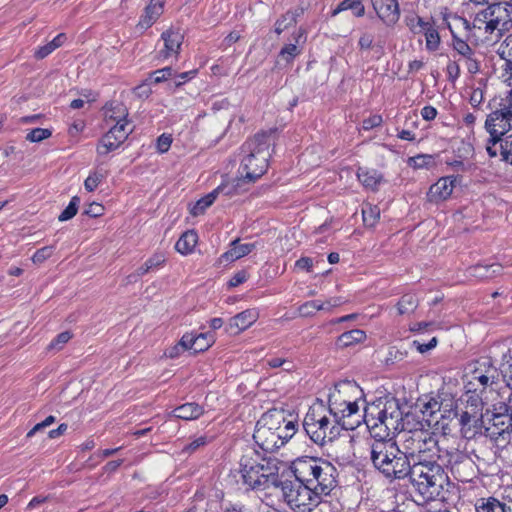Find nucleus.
Listing matches in <instances>:
<instances>
[{
	"instance_id": "47",
	"label": "nucleus",
	"mask_w": 512,
	"mask_h": 512,
	"mask_svg": "<svg viewBox=\"0 0 512 512\" xmlns=\"http://www.w3.org/2000/svg\"><path fill=\"white\" fill-rule=\"evenodd\" d=\"M500 371L507 386L512 390V346L503 355Z\"/></svg>"
},
{
	"instance_id": "39",
	"label": "nucleus",
	"mask_w": 512,
	"mask_h": 512,
	"mask_svg": "<svg viewBox=\"0 0 512 512\" xmlns=\"http://www.w3.org/2000/svg\"><path fill=\"white\" fill-rule=\"evenodd\" d=\"M366 333L361 329H353L342 333L338 339L337 344L341 347H348L364 341Z\"/></svg>"
},
{
	"instance_id": "8",
	"label": "nucleus",
	"mask_w": 512,
	"mask_h": 512,
	"mask_svg": "<svg viewBox=\"0 0 512 512\" xmlns=\"http://www.w3.org/2000/svg\"><path fill=\"white\" fill-rule=\"evenodd\" d=\"M512 26V4L505 2L492 3L486 8L476 12L473 19V28L483 30L486 35H492L495 31L500 36Z\"/></svg>"
},
{
	"instance_id": "23",
	"label": "nucleus",
	"mask_w": 512,
	"mask_h": 512,
	"mask_svg": "<svg viewBox=\"0 0 512 512\" xmlns=\"http://www.w3.org/2000/svg\"><path fill=\"white\" fill-rule=\"evenodd\" d=\"M223 193L225 195H231L234 193V186L223 184L218 186L215 190H213L211 193L206 195L205 197L198 200L195 205L193 206L191 213L194 216L201 215L205 212V210L210 207L213 202L215 201L216 197Z\"/></svg>"
},
{
	"instance_id": "28",
	"label": "nucleus",
	"mask_w": 512,
	"mask_h": 512,
	"mask_svg": "<svg viewBox=\"0 0 512 512\" xmlns=\"http://www.w3.org/2000/svg\"><path fill=\"white\" fill-rule=\"evenodd\" d=\"M468 274L476 279H490L499 275L502 271V266L498 263L492 264H476L468 268Z\"/></svg>"
},
{
	"instance_id": "3",
	"label": "nucleus",
	"mask_w": 512,
	"mask_h": 512,
	"mask_svg": "<svg viewBox=\"0 0 512 512\" xmlns=\"http://www.w3.org/2000/svg\"><path fill=\"white\" fill-rule=\"evenodd\" d=\"M420 500L426 502L438 498L448 482V476L439 461L412 462L407 474Z\"/></svg>"
},
{
	"instance_id": "50",
	"label": "nucleus",
	"mask_w": 512,
	"mask_h": 512,
	"mask_svg": "<svg viewBox=\"0 0 512 512\" xmlns=\"http://www.w3.org/2000/svg\"><path fill=\"white\" fill-rule=\"evenodd\" d=\"M362 216L364 224L367 227H373L380 217V209L377 206L367 204L362 208Z\"/></svg>"
},
{
	"instance_id": "24",
	"label": "nucleus",
	"mask_w": 512,
	"mask_h": 512,
	"mask_svg": "<svg viewBox=\"0 0 512 512\" xmlns=\"http://www.w3.org/2000/svg\"><path fill=\"white\" fill-rule=\"evenodd\" d=\"M280 415L279 424H276L274 428L280 447H282L289 439L296 433V425L293 420H287L285 412L283 410L272 409Z\"/></svg>"
},
{
	"instance_id": "54",
	"label": "nucleus",
	"mask_w": 512,
	"mask_h": 512,
	"mask_svg": "<svg viewBox=\"0 0 512 512\" xmlns=\"http://www.w3.org/2000/svg\"><path fill=\"white\" fill-rule=\"evenodd\" d=\"M79 203H80V199L78 196L72 197L69 205L59 215L58 220L59 221H67V220H70L71 218H73L78 211Z\"/></svg>"
},
{
	"instance_id": "21",
	"label": "nucleus",
	"mask_w": 512,
	"mask_h": 512,
	"mask_svg": "<svg viewBox=\"0 0 512 512\" xmlns=\"http://www.w3.org/2000/svg\"><path fill=\"white\" fill-rule=\"evenodd\" d=\"M259 466V478L261 480V487L267 488L269 487V484L279 487V482L277 479L279 467L277 461L271 458H265L261 455Z\"/></svg>"
},
{
	"instance_id": "29",
	"label": "nucleus",
	"mask_w": 512,
	"mask_h": 512,
	"mask_svg": "<svg viewBox=\"0 0 512 512\" xmlns=\"http://www.w3.org/2000/svg\"><path fill=\"white\" fill-rule=\"evenodd\" d=\"M255 247V243L241 244L239 239H235L231 242L230 249L222 255V258L226 261H235L251 253Z\"/></svg>"
},
{
	"instance_id": "44",
	"label": "nucleus",
	"mask_w": 512,
	"mask_h": 512,
	"mask_svg": "<svg viewBox=\"0 0 512 512\" xmlns=\"http://www.w3.org/2000/svg\"><path fill=\"white\" fill-rule=\"evenodd\" d=\"M257 158L258 156H255L253 154H248L241 163V169H242V175L244 179L248 180L249 182H254L258 178H260L262 175H255L253 171L257 167Z\"/></svg>"
},
{
	"instance_id": "33",
	"label": "nucleus",
	"mask_w": 512,
	"mask_h": 512,
	"mask_svg": "<svg viewBox=\"0 0 512 512\" xmlns=\"http://www.w3.org/2000/svg\"><path fill=\"white\" fill-rule=\"evenodd\" d=\"M349 400L342 399L340 390L329 395V414L334 417L335 422H341V416L346 411L345 406Z\"/></svg>"
},
{
	"instance_id": "13",
	"label": "nucleus",
	"mask_w": 512,
	"mask_h": 512,
	"mask_svg": "<svg viewBox=\"0 0 512 512\" xmlns=\"http://www.w3.org/2000/svg\"><path fill=\"white\" fill-rule=\"evenodd\" d=\"M495 412L489 418V411L486 412L484 418L487 419L484 434L496 443L497 446L504 447L510 442L512 430L510 429V420L500 406L494 408Z\"/></svg>"
},
{
	"instance_id": "55",
	"label": "nucleus",
	"mask_w": 512,
	"mask_h": 512,
	"mask_svg": "<svg viewBox=\"0 0 512 512\" xmlns=\"http://www.w3.org/2000/svg\"><path fill=\"white\" fill-rule=\"evenodd\" d=\"M52 132L49 129L35 128L26 135V140L30 142H40L51 136Z\"/></svg>"
},
{
	"instance_id": "46",
	"label": "nucleus",
	"mask_w": 512,
	"mask_h": 512,
	"mask_svg": "<svg viewBox=\"0 0 512 512\" xmlns=\"http://www.w3.org/2000/svg\"><path fill=\"white\" fill-rule=\"evenodd\" d=\"M351 9L354 11V15L362 17L365 14V7L361 3V0H343L333 11V15H337L341 11Z\"/></svg>"
},
{
	"instance_id": "25",
	"label": "nucleus",
	"mask_w": 512,
	"mask_h": 512,
	"mask_svg": "<svg viewBox=\"0 0 512 512\" xmlns=\"http://www.w3.org/2000/svg\"><path fill=\"white\" fill-rule=\"evenodd\" d=\"M423 429H418L414 431L403 432L402 435V446L404 453L406 456H409V460L411 463L413 462L415 455L417 453L418 445L422 441Z\"/></svg>"
},
{
	"instance_id": "45",
	"label": "nucleus",
	"mask_w": 512,
	"mask_h": 512,
	"mask_svg": "<svg viewBox=\"0 0 512 512\" xmlns=\"http://www.w3.org/2000/svg\"><path fill=\"white\" fill-rule=\"evenodd\" d=\"M498 54L505 60V77L508 71H512V33L500 45Z\"/></svg>"
},
{
	"instance_id": "56",
	"label": "nucleus",
	"mask_w": 512,
	"mask_h": 512,
	"mask_svg": "<svg viewBox=\"0 0 512 512\" xmlns=\"http://www.w3.org/2000/svg\"><path fill=\"white\" fill-rule=\"evenodd\" d=\"M430 23L427 22V21H424L423 18L419 17V16H415V17H412V18H409L407 19V26L409 27V29L415 33V34H419V33H422L423 30L429 25Z\"/></svg>"
},
{
	"instance_id": "43",
	"label": "nucleus",
	"mask_w": 512,
	"mask_h": 512,
	"mask_svg": "<svg viewBox=\"0 0 512 512\" xmlns=\"http://www.w3.org/2000/svg\"><path fill=\"white\" fill-rule=\"evenodd\" d=\"M476 512H508V503H502L493 497L482 499L476 505Z\"/></svg>"
},
{
	"instance_id": "18",
	"label": "nucleus",
	"mask_w": 512,
	"mask_h": 512,
	"mask_svg": "<svg viewBox=\"0 0 512 512\" xmlns=\"http://www.w3.org/2000/svg\"><path fill=\"white\" fill-rule=\"evenodd\" d=\"M456 178L452 176L442 177L436 183H434L428 193L427 198L432 203H439L447 200L454 188Z\"/></svg>"
},
{
	"instance_id": "63",
	"label": "nucleus",
	"mask_w": 512,
	"mask_h": 512,
	"mask_svg": "<svg viewBox=\"0 0 512 512\" xmlns=\"http://www.w3.org/2000/svg\"><path fill=\"white\" fill-rule=\"evenodd\" d=\"M383 119L381 115H372L367 119H364L362 122V129L365 131H369L375 127H378L382 124Z\"/></svg>"
},
{
	"instance_id": "41",
	"label": "nucleus",
	"mask_w": 512,
	"mask_h": 512,
	"mask_svg": "<svg viewBox=\"0 0 512 512\" xmlns=\"http://www.w3.org/2000/svg\"><path fill=\"white\" fill-rule=\"evenodd\" d=\"M105 117L112 121L125 120L128 110L123 103L113 101L105 106Z\"/></svg>"
},
{
	"instance_id": "61",
	"label": "nucleus",
	"mask_w": 512,
	"mask_h": 512,
	"mask_svg": "<svg viewBox=\"0 0 512 512\" xmlns=\"http://www.w3.org/2000/svg\"><path fill=\"white\" fill-rule=\"evenodd\" d=\"M437 342H438V340L436 337H433L428 343H422L419 340H414L412 342V346L415 347V349L419 353L423 354V353H426L429 350L433 349L437 345Z\"/></svg>"
},
{
	"instance_id": "27",
	"label": "nucleus",
	"mask_w": 512,
	"mask_h": 512,
	"mask_svg": "<svg viewBox=\"0 0 512 512\" xmlns=\"http://www.w3.org/2000/svg\"><path fill=\"white\" fill-rule=\"evenodd\" d=\"M166 0H150L149 5L145 8L139 25L142 28H149L163 13V7Z\"/></svg>"
},
{
	"instance_id": "20",
	"label": "nucleus",
	"mask_w": 512,
	"mask_h": 512,
	"mask_svg": "<svg viewBox=\"0 0 512 512\" xmlns=\"http://www.w3.org/2000/svg\"><path fill=\"white\" fill-rule=\"evenodd\" d=\"M259 318L258 310L252 308L244 310L229 320L227 331L238 334L254 324Z\"/></svg>"
},
{
	"instance_id": "11",
	"label": "nucleus",
	"mask_w": 512,
	"mask_h": 512,
	"mask_svg": "<svg viewBox=\"0 0 512 512\" xmlns=\"http://www.w3.org/2000/svg\"><path fill=\"white\" fill-rule=\"evenodd\" d=\"M469 380L467 383L468 392H483L498 382V369L492 364L489 358H481L471 365Z\"/></svg>"
},
{
	"instance_id": "26",
	"label": "nucleus",
	"mask_w": 512,
	"mask_h": 512,
	"mask_svg": "<svg viewBox=\"0 0 512 512\" xmlns=\"http://www.w3.org/2000/svg\"><path fill=\"white\" fill-rule=\"evenodd\" d=\"M345 412L341 416V427L343 430H353L359 424L361 420V414L359 412V406L357 401L349 400L345 406Z\"/></svg>"
},
{
	"instance_id": "7",
	"label": "nucleus",
	"mask_w": 512,
	"mask_h": 512,
	"mask_svg": "<svg viewBox=\"0 0 512 512\" xmlns=\"http://www.w3.org/2000/svg\"><path fill=\"white\" fill-rule=\"evenodd\" d=\"M282 498L294 512H311L321 503L317 492L299 478L279 481Z\"/></svg>"
},
{
	"instance_id": "15",
	"label": "nucleus",
	"mask_w": 512,
	"mask_h": 512,
	"mask_svg": "<svg viewBox=\"0 0 512 512\" xmlns=\"http://www.w3.org/2000/svg\"><path fill=\"white\" fill-rule=\"evenodd\" d=\"M422 441L418 445L413 462L442 461L444 451L438 445V440L433 433L424 430Z\"/></svg>"
},
{
	"instance_id": "31",
	"label": "nucleus",
	"mask_w": 512,
	"mask_h": 512,
	"mask_svg": "<svg viewBox=\"0 0 512 512\" xmlns=\"http://www.w3.org/2000/svg\"><path fill=\"white\" fill-rule=\"evenodd\" d=\"M295 43L285 45L279 52V58L284 60L286 63H291L294 58L300 54L301 50L299 45L303 44L306 40L304 31L302 29L294 36Z\"/></svg>"
},
{
	"instance_id": "6",
	"label": "nucleus",
	"mask_w": 512,
	"mask_h": 512,
	"mask_svg": "<svg viewBox=\"0 0 512 512\" xmlns=\"http://www.w3.org/2000/svg\"><path fill=\"white\" fill-rule=\"evenodd\" d=\"M324 406L311 408L306 414L303 427L310 439L321 446L332 442L343 429L341 422H335L330 414H324Z\"/></svg>"
},
{
	"instance_id": "42",
	"label": "nucleus",
	"mask_w": 512,
	"mask_h": 512,
	"mask_svg": "<svg viewBox=\"0 0 512 512\" xmlns=\"http://www.w3.org/2000/svg\"><path fill=\"white\" fill-rule=\"evenodd\" d=\"M303 13L302 9H296L294 11H288L275 23V32L281 34L283 31L293 26L297 22V18Z\"/></svg>"
},
{
	"instance_id": "4",
	"label": "nucleus",
	"mask_w": 512,
	"mask_h": 512,
	"mask_svg": "<svg viewBox=\"0 0 512 512\" xmlns=\"http://www.w3.org/2000/svg\"><path fill=\"white\" fill-rule=\"evenodd\" d=\"M364 418L373 439L381 436L388 438L390 431L404 430L403 412L396 398L379 401L367 407Z\"/></svg>"
},
{
	"instance_id": "34",
	"label": "nucleus",
	"mask_w": 512,
	"mask_h": 512,
	"mask_svg": "<svg viewBox=\"0 0 512 512\" xmlns=\"http://www.w3.org/2000/svg\"><path fill=\"white\" fill-rule=\"evenodd\" d=\"M420 412L427 426L432 427L438 424L436 415L440 412V404L436 399L431 398L429 401L424 402L420 407Z\"/></svg>"
},
{
	"instance_id": "17",
	"label": "nucleus",
	"mask_w": 512,
	"mask_h": 512,
	"mask_svg": "<svg viewBox=\"0 0 512 512\" xmlns=\"http://www.w3.org/2000/svg\"><path fill=\"white\" fill-rule=\"evenodd\" d=\"M378 18L387 27H394L401 16L398 0H372Z\"/></svg>"
},
{
	"instance_id": "59",
	"label": "nucleus",
	"mask_w": 512,
	"mask_h": 512,
	"mask_svg": "<svg viewBox=\"0 0 512 512\" xmlns=\"http://www.w3.org/2000/svg\"><path fill=\"white\" fill-rule=\"evenodd\" d=\"M174 75V70L171 67H164L162 69L156 70L151 74V78L154 83H161L171 78Z\"/></svg>"
},
{
	"instance_id": "48",
	"label": "nucleus",
	"mask_w": 512,
	"mask_h": 512,
	"mask_svg": "<svg viewBox=\"0 0 512 512\" xmlns=\"http://www.w3.org/2000/svg\"><path fill=\"white\" fill-rule=\"evenodd\" d=\"M426 39V48L429 51H436L440 45V36L436 28L429 24L422 32Z\"/></svg>"
},
{
	"instance_id": "35",
	"label": "nucleus",
	"mask_w": 512,
	"mask_h": 512,
	"mask_svg": "<svg viewBox=\"0 0 512 512\" xmlns=\"http://www.w3.org/2000/svg\"><path fill=\"white\" fill-rule=\"evenodd\" d=\"M203 407L197 403H185L173 410V415L176 418L183 420H193L203 414Z\"/></svg>"
},
{
	"instance_id": "16",
	"label": "nucleus",
	"mask_w": 512,
	"mask_h": 512,
	"mask_svg": "<svg viewBox=\"0 0 512 512\" xmlns=\"http://www.w3.org/2000/svg\"><path fill=\"white\" fill-rule=\"evenodd\" d=\"M451 46L455 54L459 56L458 61H463L469 73L476 74L480 70V62L477 53L468 45V43L452 32Z\"/></svg>"
},
{
	"instance_id": "36",
	"label": "nucleus",
	"mask_w": 512,
	"mask_h": 512,
	"mask_svg": "<svg viewBox=\"0 0 512 512\" xmlns=\"http://www.w3.org/2000/svg\"><path fill=\"white\" fill-rule=\"evenodd\" d=\"M165 262V257L162 254H155L150 257L141 267H139L134 274L127 277L128 283L136 281L137 278L142 277L150 270L161 266Z\"/></svg>"
},
{
	"instance_id": "38",
	"label": "nucleus",
	"mask_w": 512,
	"mask_h": 512,
	"mask_svg": "<svg viewBox=\"0 0 512 512\" xmlns=\"http://www.w3.org/2000/svg\"><path fill=\"white\" fill-rule=\"evenodd\" d=\"M484 415L485 414L478 412L477 408H465V410L460 414L459 423L463 428L476 427L479 422L485 424Z\"/></svg>"
},
{
	"instance_id": "51",
	"label": "nucleus",
	"mask_w": 512,
	"mask_h": 512,
	"mask_svg": "<svg viewBox=\"0 0 512 512\" xmlns=\"http://www.w3.org/2000/svg\"><path fill=\"white\" fill-rule=\"evenodd\" d=\"M498 143L502 160L512 165V134L501 138Z\"/></svg>"
},
{
	"instance_id": "2",
	"label": "nucleus",
	"mask_w": 512,
	"mask_h": 512,
	"mask_svg": "<svg viewBox=\"0 0 512 512\" xmlns=\"http://www.w3.org/2000/svg\"><path fill=\"white\" fill-rule=\"evenodd\" d=\"M291 470L296 478L305 481L321 499L336 487L337 469L328 461L305 456L294 460Z\"/></svg>"
},
{
	"instance_id": "1",
	"label": "nucleus",
	"mask_w": 512,
	"mask_h": 512,
	"mask_svg": "<svg viewBox=\"0 0 512 512\" xmlns=\"http://www.w3.org/2000/svg\"><path fill=\"white\" fill-rule=\"evenodd\" d=\"M370 459L373 466L385 477L390 479H404L409 473L411 460L402 453L392 438L373 439L370 444Z\"/></svg>"
},
{
	"instance_id": "10",
	"label": "nucleus",
	"mask_w": 512,
	"mask_h": 512,
	"mask_svg": "<svg viewBox=\"0 0 512 512\" xmlns=\"http://www.w3.org/2000/svg\"><path fill=\"white\" fill-rule=\"evenodd\" d=\"M276 130L270 129L257 133L252 139L245 143L249 154L258 156L257 167L253 171L255 175H263L268 168V159L271 156L270 147L274 145Z\"/></svg>"
},
{
	"instance_id": "22",
	"label": "nucleus",
	"mask_w": 512,
	"mask_h": 512,
	"mask_svg": "<svg viewBox=\"0 0 512 512\" xmlns=\"http://www.w3.org/2000/svg\"><path fill=\"white\" fill-rule=\"evenodd\" d=\"M127 139V134L123 132H114L113 128L101 138L97 152L99 155H107L111 151L116 150Z\"/></svg>"
},
{
	"instance_id": "49",
	"label": "nucleus",
	"mask_w": 512,
	"mask_h": 512,
	"mask_svg": "<svg viewBox=\"0 0 512 512\" xmlns=\"http://www.w3.org/2000/svg\"><path fill=\"white\" fill-rule=\"evenodd\" d=\"M418 299L413 294H405L401 297L397 304L399 314H407L416 309Z\"/></svg>"
},
{
	"instance_id": "37",
	"label": "nucleus",
	"mask_w": 512,
	"mask_h": 512,
	"mask_svg": "<svg viewBox=\"0 0 512 512\" xmlns=\"http://www.w3.org/2000/svg\"><path fill=\"white\" fill-rule=\"evenodd\" d=\"M198 241V235L193 230L184 232L175 244V249L183 254H189L193 251Z\"/></svg>"
},
{
	"instance_id": "58",
	"label": "nucleus",
	"mask_w": 512,
	"mask_h": 512,
	"mask_svg": "<svg viewBox=\"0 0 512 512\" xmlns=\"http://www.w3.org/2000/svg\"><path fill=\"white\" fill-rule=\"evenodd\" d=\"M432 162L433 157L427 154L417 155L415 157L409 158L408 160L409 165L414 168H424L430 165Z\"/></svg>"
},
{
	"instance_id": "62",
	"label": "nucleus",
	"mask_w": 512,
	"mask_h": 512,
	"mask_svg": "<svg viewBox=\"0 0 512 512\" xmlns=\"http://www.w3.org/2000/svg\"><path fill=\"white\" fill-rule=\"evenodd\" d=\"M457 59L447 64L446 71L450 81H455L460 76V65Z\"/></svg>"
},
{
	"instance_id": "5",
	"label": "nucleus",
	"mask_w": 512,
	"mask_h": 512,
	"mask_svg": "<svg viewBox=\"0 0 512 512\" xmlns=\"http://www.w3.org/2000/svg\"><path fill=\"white\" fill-rule=\"evenodd\" d=\"M491 113L485 121V129L490 134L487 145L489 156L497 155L496 145L499 140L512 128V106L509 101H503L501 97H494L488 104Z\"/></svg>"
},
{
	"instance_id": "19",
	"label": "nucleus",
	"mask_w": 512,
	"mask_h": 512,
	"mask_svg": "<svg viewBox=\"0 0 512 512\" xmlns=\"http://www.w3.org/2000/svg\"><path fill=\"white\" fill-rule=\"evenodd\" d=\"M161 39L164 42V48L159 51L161 58L167 59L179 54L184 39L183 34L179 30L168 29L162 33Z\"/></svg>"
},
{
	"instance_id": "32",
	"label": "nucleus",
	"mask_w": 512,
	"mask_h": 512,
	"mask_svg": "<svg viewBox=\"0 0 512 512\" xmlns=\"http://www.w3.org/2000/svg\"><path fill=\"white\" fill-rule=\"evenodd\" d=\"M357 177L364 187L371 190H377L383 180L382 174L375 169L359 168Z\"/></svg>"
},
{
	"instance_id": "64",
	"label": "nucleus",
	"mask_w": 512,
	"mask_h": 512,
	"mask_svg": "<svg viewBox=\"0 0 512 512\" xmlns=\"http://www.w3.org/2000/svg\"><path fill=\"white\" fill-rule=\"evenodd\" d=\"M102 178L103 176L98 173L89 175L84 182L85 189L89 192L94 191L98 184L101 182Z\"/></svg>"
},
{
	"instance_id": "60",
	"label": "nucleus",
	"mask_w": 512,
	"mask_h": 512,
	"mask_svg": "<svg viewBox=\"0 0 512 512\" xmlns=\"http://www.w3.org/2000/svg\"><path fill=\"white\" fill-rule=\"evenodd\" d=\"M375 36L371 32H363L359 38L358 46L360 50H369L373 48Z\"/></svg>"
},
{
	"instance_id": "52",
	"label": "nucleus",
	"mask_w": 512,
	"mask_h": 512,
	"mask_svg": "<svg viewBox=\"0 0 512 512\" xmlns=\"http://www.w3.org/2000/svg\"><path fill=\"white\" fill-rule=\"evenodd\" d=\"M325 309L324 303L316 300L307 301L302 304L299 308V314L303 317H309L314 315L315 311Z\"/></svg>"
},
{
	"instance_id": "40",
	"label": "nucleus",
	"mask_w": 512,
	"mask_h": 512,
	"mask_svg": "<svg viewBox=\"0 0 512 512\" xmlns=\"http://www.w3.org/2000/svg\"><path fill=\"white\" fill-rule=\"evenodd\" d=\"M66 41V35L64 33L58 34L53 40L47 43L44 46L39 47L35 53L34 57L38 60L44 59L49 54H51L54 50L61 47Z\"/></svg>"
},
{
	"instance_id": "57",
	"label": "nucleus",
	"mask_w": 512,
	"mask_h": 512,
	"mask_svg": "<svg viewBox=\"0 0 512 512\" xmlns=\"http://www.w3.org/2000/svg\"><path fill=\"white\" fill-rule=\"evenodd\" d=\"M54 252V246H45L38 249L32 256V261L35 264H42L49 259Z\"/></svg>"
},
{
	"instance_id": "14",
	"label": "nucleus",
	"mask_w": 512,
	"mask_h": 512,
	"mask_svg": "<svg viewBox=\"0 0 512 512\" xmlns=\"http://www.w3.org/2000/svg\"><path fill=\"white\" fill-rule=\"evenodd\" d=\"M261 455L252 449L246 451L240 459V472L245 484L252 488H260L261 480L260 466Z\"/></svg>"
},
{
	"instance_id": "12",
	"label": "nucleus",
	"mask_w": 512,
	"mask_h": 512,
	"mask_svg": "<svg viewBox=\"0 0 512 512\" xmlns=\"http://www.w3.org/2000/svg\"><path fill=\"white\" fill-rule=\"evenodd\" d=\"M443 466L450 468L455 479L461 482H470L477 474L474 461L456 448L445 450L442 456Z\"/></svg>"
},
{
	"instance_id": "30",
	"label": "nucleus",
	"mask_w": 512,
	"mask_h": 512,
	"mask_svg": "<svg viewBox=\"0 0 512 512\" xmlns=\"http://www.w3.org/2000/svg\"><path fill=\"white\" fill-rule=\"evenodd\" d=\"M185 336H189V349L193 350L194 353H199L207 350L214 342L215 338L211 332L200 333L194 335L193 333H186Z\"/></svg>"
},
{
	"instance_id": "9",
	"label": "nucleus",
	"mask_w": 512,
	"mask_h": 512,
	"mask_svg": "<svg viewBox=\"0 0 512 512\" xmlns=\"http://www.w3.org/2000/svg\"><path fill=\"white\" fill-rule=\"evenodd\" d=\"M280 415L276 411H267L257 421L253 433L255 443L266 452H274L280 448L275 427L279 424Z\"/></svg>"
},
{
	"instance_id": "53",
	"label": "nucleus",
	"mask_w": 512,
	"mask_h": 512,
	"mask_svg": "<svg viewBox=\"0 0 512 512\" xmlns=\"http://www.w3.org/2000/svg\"><path fill=\"white\" fill-rule=\"evenodd\" d=\"M189 341V336L183 335L176 345L165 351V356L172 359L178 357L182 352L189 350Z\"/></svg>"
}]
</instances>
